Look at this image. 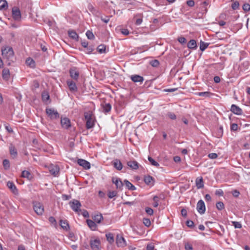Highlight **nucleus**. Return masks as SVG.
Returning <instances> with one entry per match:
<instances>
[{"instance_id": "nucleus-56", "label": "nucleus", "mask_w": 250, "mask_h": 250, "mask_svg": "<svg viewBox=\"0 0 250 250\" xmlns=\"http://www.w3.org/2000/svg\"><path fill=\"white\" fill-rule=\"evenodd\" d=\"M146 212L147 213V214L150 215H151L153 214V210L149 207L146 208Z\"/></svg>"}, {"instance_id": "nucleus-53", "label": "nucleus", "mask_w": 250, "mask_h": 250, "mask_svg": "<svg viewBox=\"0 0 250 250\" xmlns=\"http://www.w3.org/2000/svg\"><path fill=\"white\" fill-rule=\"evenodd\" d=\"M101 20L105 23L109 22L110 18L108 16H101Z\"/></svg>"}, {"instance_id": "nucleus-60", "label": "nucleus", "mask_w": 250, "mask_h": 250, "mask_svg": "<svg viewBox=\"0 0 250 250\" xmlns=\"http://www.w3.org/2000/svg\"><path fill=\"white\" fill-rule=\"evenodd\" d=\"M178 41L180 43H181L182 44H184V43H186V39L185 37H179L178 39Z\"/></svg>"}, {"instance_id": "nucleus-29", "label": "nucleus", "mask_w": 250, "mask_h": 250, "mask_svg": "<svg viewBox=\"0 0 250 250\" xmlns=\"http://www.w3.org/2000/svg\"><path fill=\"white\" fill-rule=\"evenodd\" d=\"M124 184L126 187V188L130 190H135L136 189V187L133 185L129 181L127 180H125L124 181Z\"/></svg>"}, {"instance_id": "nucleus-50", "label": "nucleus", "mask_w": 250, "mask_h": 250, "mask_svg": "<svg viewBox=\"0 0 250 250\" xmlns=\"http://www.w3.org/2000/svg\"><path fill=\"white\" fill-rule=\"evenodd\" d=\"M243 9L245 12H248L250 10V5L249 3H245L243 5Z\"/></svg>"}, {"instance_id": "nucleus-43", "label": "nucleus", "mask_w": 250, "mask_h": 250, "mask_svg": "<svg viewBox=\"0 0 250 250\" xmlns=\"http://www.w3.org/2000/svg\"><path fill=\"white\" fill-rule=\"evenodd\" d=\"M153 200L154 201V203L153 204V207L155 208H156L159 205V198L157 196H154L153 198Z\"/></svg>"}, {"instance_id": "nucleus-18", "label": "nucleus", "mask_w": 250, "mask_h": 250, "mask_svg": "<svg viewBox=\"0 0 250 250\" xmlns=\"http://www.w3.org/2000/svg\"><path fill=\"white\" fill-rule=\"evenodd\" d=\"M144 180L145 183L149 186H153L154 183V179L150 175H146L144 176Z\"/></svg>"}, {"instance_id": "nucleus-3", "label": "nucleus", "mask_w": 250, "mask_h": 250, "mask_svg": "<svg viewBox=\"0 0 250 250\" xmlns=\"http://www.w3.org/2000/svg\"><path fill=\"white\" fill-rule=\"evenodd\" d=\"M33 208L34 210L38 215H42L44 212V207L43 205L38 201L33 202Z\"/></svg>"}, {"instance_id": "nucleus-46", "label": "nucleus", "mask_w": 250, "mask_h": 250, "mask_svg": "<svg viewBox=\"0 0 250 250\" xmlns=\"http://www.w3.org/2000/svg\"><path fill=\"white\" fill-rule=\"evenodd\" d=\"M150 64L153 67H157L159 65V62L157 60H154L150 62Z\"/></svg>"}, {"instance_id": "nucleus-28", "label": "nucleus", "mask_w": 250, "mask_h": 250, "mask_svg": "<svg viewBox=\"0 0 250 250\" xmlns=\"http://www.w3.org/2000/svg\"><path fill=\"white\" fill-rule=\"evenodd\" d=\"M60 225L63 229L65 230L69 229V226L67 220H61L60 221Z\"/></svg>"}, {"instance_id": "nucleus-52", "label": "nucleus", "mask_w": 250, "mask_h": 250, "mask_svg": "<svg viewBox=\"0 0 250 250\" xmlns=\"http://www.w3.org/2000/svg\"><path fill=\"white\" fill-rule=\"evenodd\" d=\"M232 223L235 228L240 229L242 228V225L238 222L233 221Z\"/></svg>"}, {"instance_id": "nucleus-63", "label": "nucleus", "mask_w": 250, "mask_h": 250, "mask_svg": "<svg viewBox=\"0 0 250 250\" xmlns=\"http://www.w3.org/2000/svg\"><path fill=\"white\" fill-rule=\"evenodd\" d=\"M232 194L234 197H237L239 196L240 192L238 190L235 189L232 191Z\"/></svg>"}, {"instance_id": "nucleus-22", "label": "nucleus", "mask_w": 250, "mask_h": 250, "mask_svg": "<svg viewBox=\"0 0 250 250\" xmlns=\"http://www.w3.org/2000/svg\"><path fill=\"white\" fill-rule=\"evenodd\" d=\"M130 79L134 83H143L144 80V79L143 77L138 75H132L130 77Z\"/></svg>"}, {"instance_id": "nucleus-9", "label": "nucleus", "mask_w": 250, "mask_h": 250, "mask_svg": "<svg viewBox=\"0 0 250 250\" xmlns=\"http://www.w3.org/2000/svg\"><path fill=\"white\" fill-rule=\"evenodd\" d=\"M197 210L198 212L201 214H204L206 210V207L204 202L202 200H200L197 204Z\"/></svg>"}, {"instance_id": "nucleus-30", "label": "nucleus", "mask_w": 250, "mask_h": 250, "mask_svg": "<svg viewBox=\"0 0 250 250\" xmlns=\"http://www.w3.org/2000/svg\"><path fill=\"white\" fill-rule=\"evenodd\" d=\"M10 77V72L8 68H4L2 70V78L4 80H8Z\"/></svg>"}, {"instance_id": "nucleus-17", "label": "nucleus", "mask_w": 250, "mask_h": 250, "mask_svg": "<svg viewBox=\"0 0 250 250\" xmlns=\"http://www.w3.org/2000/svg\"><path fill=\"white\" fill-rule=\"evenodd\" d=\"M112 182L114 183L117 189H121L123 187V183L121 180L117 177H113Z\"/></svg>"}, {"instance_id": "nucleus-10", "label": "nucleus", "mask_w": 250, "mask_h": 250, "mask_svg": "<svg viewBox=\"0 0 250 250\" xmlns=\"http://www.w3.org/2000/svg\"><path fill=\"white\" fill-rule=\"evenodd\" d=\"M61 124L62 127L64 129H68L71 126L70 120L66 117L61 118Z\"/></svg>"}, {"instance_id": "nucleus-6", "label": "nucleus", "mask_w": 250, "mask_h": 250, "mask_svg": "<svg viewBox=\"0 0 250 250\" xmlns=\"http://www.w3.org/2000/svg\"><path fill=\"white\" fill-rule=\"evenodd\" d=\"M70 77L75 81H77L79 78L80 73L77 68L73 67L69 69Z\"/></svg>"}, {"instance_id": "nucleus-58", "label": "nucleus", "mask_w": 250, "mask_h": 250, "mask_svg": "<svg viewBox=\"0 0 250 250\" xmlns=\"http://www.w3.org/2000/svg\"><path fill=\"white\" fill-rule=\"evenodd\" d=\"M208 157L211 159H214L217 158L218 155L215 153H211L208 155Z\"/></svg>"}, {"instance_id": "nucleus-1", "label": "nucleus", "mask_w": 250, "mask_h": 250, "mask_svg": "<svg viewBox=\"0 0 250 250\" xmlns=\"http://www.w3.org/2000/svg\"><path fill=\"white\" fill-rule=\"evenodd\" d=\"M1 52L3 58L8 61L11 60L14 57V51L11 47L7 46L4 49H2Z\"/></svg>"}, {"instance_id": "nucleus-13", "label": "nucleus", "mask_w": 250, "mask_h": 250, "mask_svg": "<svg viewBox=\"0 0 250 250\" xmlns=\"http://www.w3.org/2000/svg\"><path fill=\"white\" fill-rule=\"evenodd\" d=\"M66 83L69 88V90L72 92H76L78 90L76 83L71 80H68L66 81Z\"/></svg>"}, {"instance_id": "nucleus-45", "label": "nucleus", "mask_w": 250, "mask_h": 250, "mask_svg": "<svg viewBox=\"0 0 250 250\" xmlns=\"http://www.w3.org/2000/svg\"><path fill=\"white\" fill-rule=\"evenodd\" d=\"M117 195V192L116 191H110L108 193V197L111 199L116 196Z\"/></svg>"}, {"instance_id": "nucleus-16", "label": "nucleus", "mask_w": 250, "mask_h": 250, "mask_svg": "<svg viewBox=\"0 0 250 250\" xmlns=\"http://www.w3.org/2000/svg\"><path fill=\"white\" fill-rule=\"evenodd\" d=\"M230 111L236 115H241L243 114L242 109L235 104L231 105Z\"/></svg>"}, {"instance_id": "nucleus-42", "label": "nucleus", "mask_w": 250, "mask_h": 250, "mask_svg": "<svg viewBox=\"0 0 250 250\" xmlns=\"http://www.w3.org/2000/svg\"><path fill=\"white\" fill-rule=\"evenodd\" d=\"M86 36L87 38L89 40H93L95 38L94 35H93V33L89 30H88L86 32Z\"/></svg>"}, {"instance_id": "nucleus-61", "label": "nucleus", "mask_w": 250, "mask_h": 250, "mask_svg": "<svg viewBox=\"0 0 250 250\" xmlns=\"http://www.w3.org/2000/svg\"><path fill=\"white\" fill-rule=\"evenodd\" d=\"M215 194L216 195L223 196L224 194V192L222 189H217L215 191Z\"/></svg>"}, {"instance_id": "nucleus-2", "label": "nucleus", "mask_w": 250, "mask_h": 250, "mask_svg": "<svg viewBox=\"0 0 250 250\" xmlns=\"http://www.w3.org/2000/svg\"><path fill=\"white\" fill-rule=\"evenodd\" d=\"M84 118L86 120V127L87 129L93 128L95 125L94 120L92 114L90 112L84 113Z\"/></svg>"}, {"instance_id": "nucleus-55", "label": "nucleus", "mask_w": 250, "mask_h": 250, "mask_svg": "<svg viewBox=\"0 0 250 250\" xmlns=\"http://www.w3.org/2000/svg\"><path fill=\"white\" fill-rule=\"evenodd\" d=\"M186 225L190 228H192L194 227V222L191 220H187L186 222Z\"/></svg>"}, {"instance_id": "nucleus-11", "label": "nucleus", "mask_w": 250, "mask_h": 250, "mask_svg": "<svg viewBox=\"0 0 250 250\" xmlns=\"http://www.w3.org/2000/svg\"><path fill=\"white\" fill-rule=\"evenodd\" d=\"M49 170L52 175L56 176L59 174L60 168L57 165H51L49 167Z\"/></svg>"}, {"instance_id": "nucleus-7", "label": "nucleus", "mask_w": 250, "mask_h": 250, "mask_svg": "<svg viewBox=\"0 0 250 250\" xmlns=\"http://www.w3.org/2000/svg\"><path fill=\"white\" fill-rule=\"evenodd\" d=\"M116 243L118 247L123 248L126 246L125 238L120 234H118L116 236Z\"/></svg>"}, {"instance_id": "nucleus-31", "label": "nucleus", "mask_w": 250, "mask_h": 250, "mask_svg": "<svg viewBox=\"0 0 250 250\" xmlns=\"http://www.w3.org/2000/svg\"><path fill=\"white\" fill-rule=\"evenodd\" d=\"M103 217L102 214H97L94 216L93 217V219L95 223H97L98 224L100 223L101 221L103 220Z\"/></svg>"}, {"instance_id": "nucleus-54", "label": "nucleus", "mask_w": 250, "mask_h": 250, "mask_svg": "<svg viewBox=\"0 0 250 250\" xmlns=\"http://www.w3.org/2000/svg\"><path fill=\"white\" fill-rule=\"evenodd\" d=\"M144 225L146 227H149L151 225V222L148 218H144L143 220Z\"/></svg>"}, {"instance_id": "nucleus-37", "label": "nucleus", "mask_w": 250, "mask_h": 250, "mask_svg": "<svg viewBox=\"0 0 250 250\" xmlns=\"http://www.w3.org/2000/svg\"><path fill=\"white\" fill-rule=\"evenodd\" d=\"M87 7H88V10L93 14H96L98 13V11L91 3L88 4Z\"/></svg>"}, {"instance_id": "nucleus-4", "label": "nucleus", "mask_w": 250, "mask_h": 250, "mask_svg": "<svg viewBox=\"0 0 250 250\" xmlns=\"http://www.w3.org/2000/svg\"><path fill=\"white\" fill-rule=\"evenodd\" d=\"M46 113L51 120L57 119L59 118V114L56 110L51 108H46Z\"/></svg>"}, {"instance_id": "nucleus-21", "label": "nucleus", "mask_w": 250, "mask_h": 250, "mask_svg": "<svg viewBox=\"0 0 250 250\" xmlns=\"http://www.w3.org/2000/svg\"><path fill=\"white\" fill-rule=\"evenodd\" d=\"M127 165L132 169L136 170L139 168V164L135 161H130L127 162Z\"/></svg>"}, {"instance_id": "nucleus-27", "label": "nucleus", "mask_w": 250, "mask_h": 250, "mask_svg": "<svg viewBox=\"0 0 250 250\" xmlns=\"http://www.w3.org/2000/svg\"><path fill=\"white\" fill-rule=\"evenodd\" d=\"M187 46L189 49H196L197 47L196 41L195 40H190L187 44Z\"/></svg>"}, {"instance_id": "nucleus-44", "label": "nucleus", "mask_w": 250, "mask_h": 250, "mask_svg": "<svg viewBox=\"0 0 250 250\" xmlns=\"http://www.w3.org/2000/svg\"><path fill=\"white\" fill-rule=\"evenodd\" d=\"M217 208L219 210H221L224 208V205L222 202H218L216 204Z\"/></svg>"}, {"instance_id": "nucleus-57", "label": "nucleus", "mask_w": 250, "mask_h": 250, "mask_svg": "<svg viewBox=\"0 0 250 250\" xmlns=\"http://www.w3.org/2000/svg\"><path fill=\"white\" fill-rule=\"evenodd\" d=\"M185 249L186 250H192L193 247L192 245L187 243L185 245Z\"/></svg>"}, {"instance_id": "nucleus-19", "label": "nucleus", "mask_w": 250, "mask_h": 250, "mask_svg": "<svg viewBox=\"0 0 250 250\" xmlns=\"http://www.w3.org/2000/svg\"><path fill=\"white\" fill-rule=\"evenodd\" d=\"M7 186L10 189L11 191L15 194H17L18 193V190L13 182L8 181L7 183Z\"/></svg>"}, {"instance_id": "nucleus-36", "label": "nucleus", "mask_w": 250, "mask_h": 250, "mask_svg": "<svg viewBox=\"0 0 250 250\" xmlns=\"http://www.w3.org/2000/svg\"><path fill=\"white\" fill-rule=\"evenodd\" d=\"M26 63L31 67H34L35 66V61L31 58H29L26 61Z\"/></svg>"}, {"instance_id": "nucleus-25", "label": "nucleus", "mask_w": 250, "mask_h": 250, "mask_svg": "<svg viewBox=\"0 0 250 250\" xmlns=\"http://www.w3.org/2000/svg\"><path fill=\"white\" fill-rule=\"evenodd\" d=\"M69 37L76 41L79 40V36L76 31L74 30H69L68 31Z\"/></svg>"}, {"instance_id": "nucleus-15", "label": "nucleus", "mask_w": 250, "mask_h": 250, "mask_svg": "<svg viewBox=\"0 0 250 250\" xmlns=\"http://www.w3.org/2000/svg\"><path fill=\"white\" fill-rule=\"evenodd\" d=\"M90 244L92 250H99L100 245V241L99 239L91 240Z\"/></svg>"}, {"instance_id": "nucleus-20", "label": "nucleus", "mask_w": 250, "mask_h": 250, "mask_svg": "<svg viewBox=\"0 0 250 250\" xmlns=\"http://www.w3.org/2000/svg\"><path fill=\"white\" fill-rule=\"evenodd\" d=\"M103 112L105 114L109 112L111 109V105L109 103H103L101 104Z\"/></svg>"}, {"instance_id": "nucleus-41", "label": "nucleus", "mask_w": 250, "mask_h": 250, "mask_svg": "<svg viewBox=\"0 0 250 250\" xmlns=\"http://www.w3.org/2000/svg\"><path fill=\"white\" fill-rule=\"evenodd\" d=\"M85 50L84 51L87 54H90L94 50V47L92 45H88L87 47H86Z\"/></svg>"}, {"instance_id": "nucleus-47", "label": "nucleus", "mask_w": 250, "mask_h": 250, "mask_svg": "<svg viewBox=\"0 0 250 250\" xmlns=\"http://www.w3.org/2000/svg\"><path fill=\"white\" fill-rule=\"evenodd\" d=\"M3 165L5 169H8L10 167V162L8 160L4 159L3 161Z\"/></svg>"}, {"instance_id": "nucleus-38", "label": "nucleus", "mask_w": 250, "mask_h": 250, "mask_svg": "<svg viewBox=\"0 0 250 250\" xmlns=\"http://www.w3.org/2000/svg\"><path fill=\"white\" fill-rule=\"evenodd\" d=\"M105 46L104 44H100L97 47V51L101 54L105 53Z\"/></svg>"}, {"instance_id": "nucleus-62", "label": "nucleus", "mask_w": 250, "mask_h": 250, "mask_svg": "<svg viewBox=\"0 0 250 250\" xmlns=\"http://www.w3.org/2000/svg\"><path fill=\"white\" fill-rule=\"evenodd\" d=\"M187 4L189 7H193L195 4V2L193 0H188L187 1Z\"/></svg>"}, {"instance_id": "nucleus-32", "label": "nucleus", "mask_w": 250, "mask_h": 250, "mask_svg": "<svg viewBox=\"0 0 250 250\" xmlns=\"http://www.w3.org/2000/svg\"><path fill=\"white\" fill-rule=\"evenodd\" d=\"M42 100L44 102H46L50 99V96L47 91H43L42 94Z\"/></svg>"}, {"instance_id": "nucleus-49", "label": "nucleus", "mask_w": 250, "mask_h": 250, "mask_svg": "<svg viewBox=\"0 0 250 250\" xmlns=\"http://www.w3.org/2000/svg\"><path fill=\"white\" fill-rule=\"evenodd\" d=\"M239 6V3L237 1H235V2H233L231 4V8L233 10H236L238 9Z\"/></svg>"}, {"instance_id": "nucleus-40", "label": "nucleus", "mask_w": 250, "mask_h": 250, "mask_svg": "<svg viewBox=\"0 0 250 250\" xmlns=\"http://www.w3.org/2000/svg\"><path fill=\"white\" fill-rule=\"evenodd\" d=\"M197 95L199 96L208 97L210 96V95H211V94L209 92L206 91L198 92L197 93Z\"/></svg>"}, {"instance_id": "nucleus-26", "label": "nucleus", "mask_w": 250, "mask_h": 250, "mask_svg": "<svg viewBox=\"0 0 250 250\" xmlns=\"http://www.w3.org/2000/svg\"><path fill=\"white\" fill-rule=\"evenodd\" d=\"M86 223L89 227V228L92 230H95L97 229V225L96 224V223L90 219H88L86 220Z\"/></svg>"}, {"instance_id": "nucleus-39", "label": "nucleus", "mask_w": 250, "mask_h": 250, "mask_svg": "<svg viewBox=\"0 0 250 250\" xmlns=\"http://www.w3.org/2000/svg\"><path fill=\"white\" fill-rule=\"evenodd\" d=\"M148 160L152 166H155L156 167H159V164L157 162L155 161L152 157L149 156L148 157Z\"/></svg>"}, {"instance_id": "nucleus-59", "label": "nucleus", "mask_w": 250, "mask_h": 250, "mask_svg": "<svg viewBox=\"0 0 250 250\" xmlns=\"http://www.w3.org/2000/svg\"><path fill=\"white\" fill-rule=\"evenodd\" d=\"M230 129L232 131H236L238 129V125L236 124L233 123L230 126Z\"/></svg>"}, {"instance_id": "nucleus-51", "label": "nucleus", "mask_w": 250, "mask_h": 250, "mask_svg": "<svg viewBox=\"0 0 250 250\" xmlns=\"http://www.w3.org/2000/svg\"><path fill=\"white\" fill-rule=\"evenodd\" d=\"M167 116L172 120H175L176 118L175 114L171 112H168L167 113Z\"/></svg>"}, {"instance_id": "nucleus-23", "label": "nucleus", "mask_w": 250, "mask_h": 250, "mask_svg": "<svg viewBox=\"0 0 250 250\" xmlns=\"http://www.w3.org/2000/svg\"><path fill=\"white\" fill-rule=\"evenodd\" d=\"M196 186L198 189L202 188L204 187V182L202 177H197L195 180Z\"/></svg>"}, {"instance_id": "nucleus-12", "label": "nucleus", "mask_w": 250, "mask_h": 250, "mask_svg": "<svg viewBox=\"0 0 250 250\" xmlns=\"http://www.w3.org/2000/svg\"><path fill=\"white\" fill-rule=\"evenodd\" d=\"M10 154L13 159H16L18 156L17 150L15 146L12 144H10L9 147Z\"/></svg>"}, {"instance_id": "nucleus-48", "label": "nucleus", "mask_w": 250, "mask_h": 250, "mask_svg": "<svg viewBox=\"0 0 250 250\" xmlns=\"http://www.w3.org/2000/svg\"><path fill=\"white\" fill-rule=\"evenodd\" d=\"M30 175V173L27 170L23 171L21 173V176L24 178H29Z\"/></svg>"}, {"instance_id": "nucleus-24", "label": "nucleus", "mask_w": 250, "mask_h": 250, "mask_svg": "<svg viewBox=\"0 0 250 250\" xmlns=\"http://www.w3.org/2000/svg\"><path fill=\"white\" fill-rule=\"evenodd\" d=\"M113 166L118 170H121L123 168V165L119 159H115L113 162Z\"/></svg>"}, {"instance_id": "nucleus-35", "label": "nucleus", "mask_w": 250, "mask_h": 250, "mask_svg": "<svg viewBox=\"0 0 250 250\" xmlns=\"http://www.w3.org/2000/svg\"><path fill=\"white\" fill-rule=\"evenodd\" d=\"M209 43L205 42L202 41L200 42V49L202 51H204L208 46Z\"/></svg>"}, {"instance_id": "nucleus-33", "label": "nucleus", "mask_w": 250, "mask_h": 250, "mask_svg": "<svg viewBox=\"0 0 250 250\" xmlns=\"http://www.w3.org/2000/svg\"><path fill=\"white\" fill-rule=\"evenodd\" d=\"M105 236L107 240L110 244H112L114 242V235L112 233H108L106 234Z\"/></svg>"}, {"instance_id": "nucleus-34", "label": "nucleus", "mask_w": 250, "mask_h": 250, "mask_svg": "<svg viewBox=\"0 0 250 250\" xmlns=\"http://www.w3.org/2000/svg\"><path fill=\"white\" fill-rule=\"evenodd\" d=\"M8 8V3L5 0H0V10H5Z\"/></svg>"}, {"instance_id": "nucleus-5", "label": "nucleus", "mask_w": 250, "mask_h": 250, "mask_svg": "<svg viewBox=\"0 0 250 250\" xmlns=\"http://www.w3.org/2000/svg\"><path fill=\"white\" fill-rule=\"evenodd\" d=\"M69 204L72 209L75 212L81 211L80 208L82 205L79 201L74 199L71 201Z\"/></svg>"}, {"instance_id": "nucleus-14", "label": "nucleus", "mask_w": 250, "mask_h": 250, "mask_svg": "<svg viewBox=\"0 0 250 250\" xmlns=\"http://www.w3.org/2000/svg\"><path fill=\"white\" fill-rule=\"evenodd\" d=\"M78 164L83 167L85 169H89L90 168V164L88 161L82 159H79L78 160Z\"/></svg>"}, {"instance_id": "nucleus-8", "label": "nucleus", "mask_w": 250, "mask_h": 250, "mask_svg": "<svg viewBox=\"0 0 250 250\" xmlns=\"http://www.w3.org/2000/svg\"><path fill=\"white\" fill-rule=\"evenodd\" d=\"M13 18L16 21H19L21 19V13L20 10L17 7H14L12 9Z\"/></svg>"}, {"instance_id": "nucleus-64", "label": "nucleus", "mask_w": 250, "mask_h": 250, "mask_svg": "<svg viewBox=\"0 0 250 250\" xmlns=\"http://www.w3.org/2000/svg\"><path fill=\"white\" fill-rule=\"evenodd\" d=\"M71 198L70 195H68L66 194H62V199L63 200H68Z\"/></svg>"}]
</instances>
